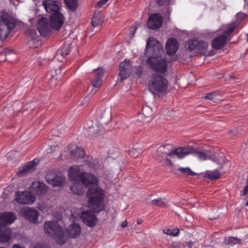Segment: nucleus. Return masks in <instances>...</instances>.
I'll list each match as a JSON object with an SVG mask.
<instances>
[{"label":"nucleus","mask_w":248,"mask_h":248,"mask_svg":"<svg viewBox=\"0 0 248 248\" xmlns=\"http://www.w3.org/2000/svg\"><path fill=\"white\" fill-rule=\"evenodd\" d=\"M207 176L211 179H216L219 178L220 175V172L217 170L207 171L206 173Z\"/></svg>","instance_id":"38"},{"label":"nucleus","mask_w":248,"mask_h":248,"mask_svg":"<svg viewBox=\"0 0 248 248\" xmlns=\"http://www.w3.org/2000/svg\"><path fill=\"white\" fill-rule=\"evenodd\" d=\"M85 154L84 150L80 147H77L70 152L71 155L77 160L83 157Z\"/></svg>","instance_id":"28"},{"label":"nucleus","mask_w":248,"mask_h":248,"mask_svg":"<svg viewBox=\"0 0 248 248\" xmlns=\"http://www.w3.org/2000/svg\"><path fill=\"white\" fill-rule=\"evenodd\" d=\"M217 95V93H210L207 94L205 96V98L207 99L213 100L214 101H215L216 100V96Z\"/></svg>","instance_id":"47"},{"label":"nucleus","mask_w":248,"mask_h":248,"mask_svg":"<svg viewBox=\"0 0 248 248\" xmlns=\"http://www.w3.org/2000/svg\"><path fill=\"white\" fill-rule=\"evenodd\" d=\"M11 232L10 228L0 227V242H8L11 238Z\"/></svg>","instance_id":"25"},{"label":"nucleus","mask_w":248,"mask_h":248,"mask_svg":"<svg viewBox=\"0 0 248 248\" xmlns=\"http://www.w3.org/2000/svg\"><path fill=\"white\" fill-rule=\"evenodd\" d=\"M143 68L141 66H136L135 67V73L139 77H141L142 74Z\"/></svg>","instance_id":"46"},{"label":"nucleus","mask_w":248,"mask_h":248,"mask_svg":"<svg viewBox=\"0 0 248 248\" xmlns=\"http://www.w3.org/2000/svg\"><path fill=\"white\" fill-rule=\"evenodd\" d=\"M67 235L71 238H77L81 232V228L79 224L73 223L70 225L66 229Z\"/></svg>","instance_id":"22"},{"label":"nucleus","mask_w":248,"mask_h":248,"mask_svg":"<svg viewBox=\"0 0 248 248\" xmlns=\"http://www.w3.org/2000/svg\"><path fill=\"white\" fill-rule=\"evenodd\" d=\"M190 247H191L192 246V244L189 245Z\"/></svg>","instance_id":"64"},{"label":"nucleus","mask_w":248,"mask_h":248,"mask_svg":"<svg viewBox=\"0 0 248 248\" xmlns=\"http://www.w3.org/2000/svg\"><path fill=\"white\" fill-rule=\"evenodd\" d=\"M104 75L103 69L97 68L94 71V78H93L92 84L94 87L97 88L101 86L102 83V78Z\"/></svg>","instance_id":"24"},{"label":"nucleus","mask_w":248,"mask_h":248,"mask_svg":"<svg viewBox=\"0 0 248 248\" xmlns=\"http://www.w3.org/2000/svg\"><path fill=\"white\" fill-rule=\"evenodd\" d=\"M15 219V215L12 212L0 213V227L8 228L7 225L13 223Z\"/></svg>","instance_id":"17"},{"label":"nucleus","mask_w":248,"mask_h":248,"mask_svg":"<svg viewBox=\"0 0 248 248\" xmlns=\"http://www.w3.org/2000/svg\"><path fill=\"white\" fill-rule=\"evenodd\" d=\"M142 223V221L141 219H138L137 220V223L139 224H140Z\"/></svg>","instance_id":"58"},{"label":"nucleus","mask_w":248,"mask_h":248,"mask_svg":"<svg viewBox=\"0 0 248 248\" xmlns=\"http://www.w3.org/2000/svg\"><path fill=\"white\" fill-rule=\"evenodd\" d=\"M163 232L164 233L168 235L176 236L179 235L180 231L178 228L164 229Z\"/></svg>","instance_id":"39"},{"label":"nucleus","mask_w":248,"mask_h":248,"mask_svg":"<svg viewBox=\"0 0 248 248\" xmlns=\"http://www.w3.org/2000/svg\"><path fill=\"white\" fill-rule=\"evenodd\" d=\"M37 29L41 36H46L50 31V28L48 24V19L42 17L38 22Z\"/></svg>","instance_id":"19"},{"label":"nucleus","mask_w":248,"mask_h":248,"mask_svg":"<svg viewBox=\"0 0 248 248\" xmlns=\"http://www.w3.org/2000/svg\"><path fill=\"white\" fill-rule=\"evenodd\" d=\"M152 114V108L148 106H145L142 109V112L139 114L138 115V120L140 121H144V120L143 118L149 117Z\"/></svg>","instance_id":"27"},{"label":"nucleus","mask_w":248,"mask_h":248,"mask_svg":"<svg viewBox=\"0 0 248 248\" xmlns=\"http://www.w3.org/2000/svg\"><path fill=\"white\" fill-rule=\"evenodd\" d=\"M152 204L155 206L165 207L166 203L161 199L154 200L152 201Z\"/></svg>","instance_id":"43"},{"label":"nucleus","mask_w":248,"mask_h":248,"mask_svg":"<svg viewBox=\"0 0 248 248\" xmlns=\"http://www.w3.org/2000/svg\"><path fill=\"white\" fill-rule=\"evenodd\" d=\"M237 26V23L235 22H233L229 25L224 26L222 34L225 35L227 38H228Z\"/></svg>","instance_id":"29"},{"label":"nucleus","mask_w":248,"mask_h":248,"mask_svg":"<svg viewBox=\"0 0 248 248\" xmlns=\"http://www.w3.org/2000/svg\"><path fill=\"white\" fill-rule=\"evenodd\" d=\"M26 34L29 35L32 39H35L36 38L37 34L36 31L34 29H28L26 31Z\"/></svg>","instance_id":"44"},{"label":"nucleus","mask_w":248,"mask_h":248,"mask_svg":"<svg viewBox=\"0 0 248 248\" xmlns=\"http://www.w3.org/2000/svg\"><path fill=\"white\" fill-rule=\"evenodd\" d=\"M35 201V196L30 190L16 192V202L23 204H33Z\"/></svg>","instance_id":"7"},{"label":"nucleus","mask_w":248,"mask_h":248,"mask_svg":"<svg viewBox=\"0 0 248 248\" xmlns=\"http://www.w3.org/2000/svg\"><path fill=\"white\" fill-rule=\"evenodd\" d=\"M6 156L7 157L8 160H11V158L14 159V156H15L14 152H9L7 154Z\"/></svg>","instance_id":"51"},{"label":"nucleus","mask_w":248,"mask_h":248,"mask_svg":"<svg viewBox=\"0 0 248 248\" xmlns=\"http://www.w3.org/2000/svg\"><path fill=\"white\" fill-rule=\"evenodd\" d=\"M29 190L33 195L41 196L45 194L47 191L46 185L40 181H34L29 187Z\"/></svg>","instance_id":"10"},{"label":"nucleus","mask_w":248,"mask_h":248,"mask_svg":"<svg viewBox=\"0 0 248 248\" xmlns=\"http://www.w3.org/2000/svg\"><path fill=\"white\" fill-rule=\"evenodd\" d=\"M80 182L85 186H92L87 192L88 207L98 212L104 210L105 193L98 186V178L91 173L82 172Z\"/></svg>","instance_id":"1"},{"label":"nucleus","mask_w":248,"mask_h":248,"mask_svg":"<svg viewBox=\"0 0 248 248\" xmlns=\"http://www.w3.org/2000/svg\"><path fill=\"white\" fill-rule=\"evenodd\" d=\"M4 194L8 197L12 195L14 197V200H16V187L14 186H7L4 191Z\"/></svg>","instance_id":"36"},{"label":"nucleus","mask_w":248,"mask_h":248,"mask_svg":"<svg viewBox=\"0 0 248 248\" xmlns=\"http://www.w3.org/2000/svg\"><path fill=\"white\" fill-rule=\"evenodd\" d=\"M207 48L208 43L207 42L198 40L195 50L198 53L203 54L207 51Z\"/></svg>","instance_id":"30"},{"label":"nucleus","mask_w":248,"mask_h":248,"mask_svg":"<svg viewBox=\"0 0 248 248\" xmlns=\"http://www.w3.org/2000/svg\"><path fill=\"white\" fill-rule=\"evenodd\" d=\"M170 149L171 146L170 144L161 146L158 148L156 154H157V155L160 156L161 158H163L167 156H170Z\"/></svg>","instance_id":"26"},{"label":"nucleus","mask_w":248,"mask_h":248,"mask_svg":"<svg viewBox=\"0 0 248 248\" xmlns=\"http://www.w3.org/2000/svg\"><path fill=\"white\" fill-rule=\"evenodd\" d=\"M34 248H48V246L44 244H36Z\"/></svg>","instance_id":"50"},{"label":"nucleus","mask_w":248,"mask_h":248,"mask_svg":"<svg viewBox=\"0 0 248 248\" xmlns=\"http://www.w3.org/2000/svg\"><path fill=\"white\" fill-rule=\"evenodd\" d=\"M38 163L39 160L36 158L29 161L22 167L19 168L17 173L19 175H23L26 173L32 172L35 169V167Z\"/></svg>","instance_id":"18"},{"label":"nucleus","mask_w":248,"mask_h":248,"mask_svg":"<svg viewBox=\"0 0 248 248\" xmlns=\"http://www.w3.org/2000/svg\"><path fill=\"white\" fill-rule=\"evenodd\" d=\"M46 182L53 187L61 186L64 183L65 178L62 175H57L52 172H48L46 175Z\"/></svg>","instance_id":"8"},{"label":"nucleus","mask_w":248,"mask_h":248,"mask_svg":"<svg viewBox=\"0 0 248 248\" xmlns=\"http://www.w3.org/2000/svg\"><path fill=\"white\" fill-rule=\"evenodd\" d=\"M55 73L57 75H58V74L60 73V69H56V70H55Z\"/></svg>","instance_id":"57"},{"label":"nucleus","mask_w":248,"mask_h":248,"mask_svg":"<svg viewBox=\"0 0 248 248\" xmlns=\"http://www.w3.org/2000/svg\"><path fill=\"white\" fill-rule=\"evenodd\" d=\"M247 193H248V184L244 189V195H246Z\"/></svg>","instance_id":"55"},{"label":"nucleus","mask_w":248,"mask_h":248,"mask_svg":"<svg viewBox=\"0 0 248 248\" xmlns=\"http://www.w3.org/2000/svg\"><path fill=\"white\" fill-rule=\"evenodd\" d=\"M24 217L30 222L35 223L37 222L39 212L35 209L31 207H25L21 211Z\"/></svg>","instance_id":"12"},{"label":"nucleus","mask_w":248,"mask_h":248,"mask_svg":"<svg viewBox=\"0 0 248 248\" xmlns=\"http://www.w3.org/2000/svg\"><path fill=\"white\" fill-rule=\"evenodd\" d=\"M92 211H87L82 213L80 217L84 223L88 226L93 227L94 226L97 222L94 212H99L90 208Z\"/></svg>","instance_id":"9"},{"label":"nucleus","mask_w":248,"mask_h":248,"mask_svg":"<svg viewBox=\"0 0 248 248\" xmlns=\"http://www.w3.org/2000/svg\"><path fill=\"white\" fill-rule=\"evenodd\" d=\"M247 41H248V34H247Z\"/></svg>","instance_id":"63"},{"label":"nucleus","mask_w":248,"mask_h":248,"mask_svg":"<svg viewBox=\"0 0 248 248\" xmlns=\"http://www.w3.org/2000/svg\"><path fill=\"white\" fill-rule=\"evenodd\" d=\"M192 154L200 160H205L208 158V155L206 152L197 151L194 147Z\"/></svg>","instance_id":"33"},{"label":"nucleus","mask_w":248,"mask_h":248,"mask_svg":"<svg viewBox=\"0 0 248 248\" xmlns=\"http://www.w3.org/2000/svg\"><path fill=\"white\" fill-rule=\"evenodd\" d=\"M38 208L39 209V210H40V211H44L45 210V208L44 207V205H41V204H39L38 206Z\"/></svg>","instance_id":"54"},{"label":"nucleus","mask_w":248,"mask_h":248,"mask_svg":"<svg viewBox=\"0 0 248 248\" xmlns=\"http://www.w3.org/2000/svg\"><path fill=\"white\" fill-rule=\"evenodd\" d=\"M170 248H183L179 243H173L172 246Z\"/></svg>","instance_id":"52"},{"label":"nucleus","mask_w":248,"mask_h":248,"mask_svg":"<svg viewBox=\"0 0 248 248\" xmlns=\"http://www.w3.org/2000/svg\"><path fill=\"white\" fill-rule=\"evenodd\" d=\"M68 172L70 180L74 183L70 186V190L74 194L81 195L83 194L84 190L82 188V186L80 184L82 173L80 167L78 166H72L69 169Z\"/></svg>","instance_id":"6"},{"label":"nucleus","mask_w":248,"mask_h":248,"mask_svg":"<svg viewBox=\"0 0 248 248\" xmlns=\"http://www.w3.org/2000/svg\"><path fill=\"white\" fill-rule=\"evenodd\" d=\"M142 149L140 148H133L129 150V154L133 157H137L142 153Z\"/></svg>","instance_id":"41"},{"label":"nucleus","mask_w":248,"mask_h":248,"mask_svg":"<svg viewBox=\"0 0 248 248\" xmlns=\"http://www.w3.org/2000/svg\"><path fill=\"white\" fill-rule=\"evenodd\" d=\"M179 47V43L177 40L171 38L168 40L166 44V52L169 55H172L176 53Z\"/></svg>","instance_id":"20"},{"label":"nucleus","mask_w":248,"mask_h":248,"mask_svg":"<svg viewBox=\"0 0 248 248\" xmlns=\"http://www.w3.org/2000/svg\"><path fill=\"white\" fill-rule=\"evenodd\" d=\"M163 47L161 44L153 37L148 38L145 49V55L149 57L147 63L154 71L164 73L168 69V65L166 60L161 56L163 53Z\"/></svg>","instance_id":"2"},{"label":"nucleus","mask_w":248,"mask_h":248,"mask_svg":"<svg viewBox=\"0 0 248 248\" xmlns=\"http://www.w3.org/2000/svg\"><path fill=\"white\" fill-rule=\"evenodd\" d=\"M147 85L152 94L160 95L165 94L168 87V81L164 76L155 73L150 77Z\"/></svg>","instance_id":"3"},{"label":"nucleus","mask_w":248,"mask_h":248,"mask_svg":"<svg viewBox=\"0 0 248 248\" xmlns=\"http://www.w3.org/2000/svg\"><path fill=\"white\" fill-rule=\"evenodd\" d=\"M240 240L238 238L231 236L227 238H226L224 240V242L225 244L227 245H234L239 243Z\"/></svg>","instance_id":"37"},{"label":"nucleus","mask_w":248,"mask_h":248,"mask_svg":"<svg viewBox=\"0 0 248 248\" xmlns=\"http://www.w3.org/2000/svg\"><path fill=\"white\" fill-rule=\"evenodd\" d=\"M155 157H159V156L158 155H157V154H156V155H155ZM158 159H160V158H158Z\"/></svg>","instance_id":"60"},{"label":"nucleus","mask_w":248,"mask_h":248,"mask_svg":"<svg viewBox=\"0 0 248 248\" xmlns=\"http://www.w3.org/2000/svg\"><path fill=\"white\" fill-rule=\"evenodd\" d=\"M64 2L68 9L74 11L78 7V0H64Z\"/></svg>","instance_id":"35"},{"label":"nucleus","mask_w":248,"mask_h":248,"mask_svg":"<svg viewBox=\"0 0 248 248\" xmlns=\"http://www.w3.org/2000/svg\"><path fill=\"white\" fill-rule=\"evenodd\" d=\"M108 0H99L96 3L97 8H101L105 5Z\"/></svg>","instance_id":"49"},{"label":"nucleus","mask_w":248,"mask_h":248,"mask_svg":"<svg viewBox=\"0 0 248 248\" xmlns=\"http://www.w3.org/2000/svg\"><path fill=\"white\" fill-rule=\"evenodd\" d=\"M163 17L159 14H153L148 20V27L151 30H157L162 25Z\"/></svg>","instance_id":"14"},{"label":"nucleus","mask_w":248,"mask_h":248,"mask_svg":"<svg viewBox=\"0 0 248 248\" xmlns=\"http://www.w3.org/2000/svg\"><path fill=\"white\" fill-rule=\"evenodd\" d=\"M45 232L55 239L56 242L60 245L64 244L67 240L62 228L57 221H48L44 224Z\"/></svg>","instance_id":"4"},{"label":"nucleus","mask_w":248,"mask_h":248,"mask_svg":"<svg viewBox=\"0 0 248 248\" xmlns=\"http://www.w3.org/2000/svg\"><path fill=\"white\" fill-rule=\"evenodd\" d=\"M193 152V147L191 146L178 147L170 152V156L171 157H177L178 158H182L192 154Z\"/></svg>","instance_id":"11"},{"label":"nucleus","mask_w":248,"mask_h":248,"mask_svg":"<svg viewBox=\"0 0 248 248\" xmlns=\"http://www.w3.org/2000/svg\"><path fill=\"white\" fill-rule=\"evenodd\" d=\"M43 5L46 12L52 14L60 12L61 4L57 1L52 0H45L43 2Z\"/></svg>","instance_id":"15"},{"label":"nucleus","mask_w":248,"mask_h":248,"mask_svg":"<svg viewBox=\"0 0 248 248\" xmlns=\"http://www.w3.org/2000/svg\"><path fill=\"white\" fill-rule=\"evenodd\" d=\"M84 129L88 132L89 135H97L102 131L103 128L102 126H94L92 121H88L84 126Z\"/></svg>","instance_id":"21"},{"label":"nucleus","mask_w":248,"mask_h":248,"mask_svg":"<svg viewBox=\"0 0 248 248\" xmlns=\"http://www.w3.org/2000/svg\"><path fill=\"white\" fill-rule=\"evenodd\" d=\"M246 15L243 13H238L236 14V17L237 20L235 22L237 23V25L240 23L243 18H245Z\"/></svg>","instance_id":"45"},{"label":"nucleus","mask_w":248,"mask_h":248,"mask_svg":"<svg viewBox=\"0 0 248 248\" xmlns=\"http://www.w3.org/2000/svg\"><path fill=\"white\" fill-rule=\"evenodd\" d=\"M166 163L168 165H169L170 166H171L172 165V162H171V161H170V159L166 158Z\"/></svg>","instance_id":"56"},{"label":"nucleus","mask_w":248,"mask_h":248,"mask_svg":"<svg viewBox=\"0 0 248 248\" xmlns=\"http://www.w3.org/2000/svg\"><path fill=\"white\" fill-rule=\"evenodd\" d=\"M198 42V40L197 39H189L185 42V47L189 51L195 50Z\"/></svg>","instance_id":"31"},{"label":"nucleus","mask_w":248,"mask_h":248,"mask_svg":"<svg viewBox=\"0 0 248 248\" xmlns=\"http://www.w3.org/2000/svg\"><path fill=\"white\" fill-rule=\"evenodd\" d=\"M107 115L109 116V112L107 114L106 109L104 108H102L96 110L95 118L97 121H100L105 118Z\"/></svg>","instance_id":"32"},{"label":"nucleus","mask_w":248,"mask_h":248,"mask_svg":"<svg viewBox=\"0 0 248 248\" xmlns=\"http://www.w3.org/2000/svg\"><path fill=\"white\" fill-rule=\"evenodd\" d=\"M88 96H86V97L84 98V100H85V101H88Z\"/></svg>","instance_id":"59"},{"label":"nucleus","mask_w":248,"mask_h":248,"mask_svg":"<svg viewBox=\"0 0 248 248\" xmlns=\"http://www.w3.org/2000/svg\"><path fill=\"white\" fill-rule=\"evenodd\" d=\"M170 0H158L157 3L159 5H167L170 4Z\"/></svg>","instance_id":"48"},{"label":"nucleus","mask_w":248,"mask_h":248,"mask_svg":"<svg viewBox=\"0 0 248 248\" xmlns=\"http://www.w3.org/2000/svg\"><path fill=\"white\" fill-rule=\"evenodd\" d=\"M127 222L126 221H123L122 223H121V227L122 228H125L127 226Z\"/></svg>","instance_id":"53"},{"label":"nucleus","mask_w":248,"mask_h":248,"mask_svg":"<svg viewBox=\"0 0 248 248\" xmlns=\"http://www.w3.org/2000/svg\"><path fill=\"white\" fill-rule=\"evenodd\" d=\"M16 27V20L5 12L0 15V40L3 42L11 30Z\"/></svg>","instance_id":"5"},{"label":"nucleus","mask_w":248,"mask_h":248,"mask_svg":"<svg viewBox=\"0 0 248 248\" xmlns=\"http://www.w3.org/2000/svg\"><path fill=\"white\" fill-rule=\"evenodd\" d=\"M71 51V46L69 45H64L61 49V55L65 56L69 54Z\"/></svg>","instance_id":"42"},{"label":"nucleus","mask_w":248,"mask_h":248,"mask_svg":"<svg viewBox=\"0 0 248 248\" xmlns=\"http://www.w3.org/2000/svg\"><path fill=\"white\" fill-rule=\"evenodd\" d=\"M65 18L61 12L52 14L50 17V25L51 27L55 30H59L63 25Z\"/></svg>","instance_id":"13"},{"label":"nucleus","mask_w":248,"mask_h":248,"mask_svg":"<svg viewBox=\"0 0 248 248\" xmlns=\"http://www.w3.org/2000/svg\"><path fill=\"white\" fill-rule=\"evenodd\" d=\"M246 205L248 206V201L246 203Z\"/></svg>","instance_id":"61"},{"label":"nucleus","mask_w":248,"mask_h":248,"mask_svg":"<svg viewBox=\"0 0 248 248\" xmlns=\"http://www.w3.org/2000/svg\"><path fill=\"white\" fill-rule=\"evenodd\" d=\"M178 171L186 175H195L196 173L193 172L189 168H179L178 169Z\"/></svg>","instance_id":"40"},{"label":"nucleus","mask_w":248,"mask_h":248,"mask_svg":"<svg viewBox=\"0 0 248 248\" xmlns=\"http://www.w3.org/2000/svg\"><path fill=\"white\" fill-rule=\"evenodd\" d=\"M119 76L122 79L127 78L131 73L132 65L129 60L121 62L120 64Z\"/></svg>","instance_id":"16"},{"label":"nucleus","mask_w":248,"mask_h":248,"mask_svg":"<svg viewBox=\"0 0 248 248\" xmlns=\"http://www.w3.org/2000/svg\"><path fill=\"white\" fill-rule=\"evenodd\" d=\"M16 248V244H14L13 246V248Z\"/></svg>","instance_id":"62"},{"label":"nucleus","mask_w":248,"mask_h":248,"mask_svg":"<svg viewBox=\"0 0 248 248\" xmlns=\"http://www.w3.org/2000/svg\"><path fill=\"white\" fill-rule=\"evenodd\" d=\"M227 40V38L225 35H219L212 41V46L214 49H219L224 46Z\"/></svg>","instance_id":"23"},{"label":"nucleus","mask_w":248,"mask_h":248,"mask_svg":"<svg viewBox=\"0 0 248 248\" xmlns=\"http://www.w3.org/2000/svg\"><path fill=\"white\" fill-rule=\"evenodd\" d=\"M102 23L103 20L101 18L99 14L97 13V12H95L92 18V24L93 26V27H97L98 26L101 25Z\"/></svg>","instance_id":"34"}]
</instances>
